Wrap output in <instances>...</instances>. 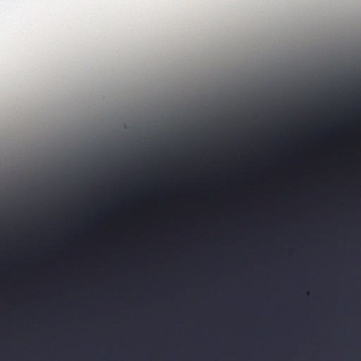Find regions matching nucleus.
I'll list each match as a JSON object with an SVG mask.
<instances>
[{
	"mask_svg": "<svg viewBox=\"0 0 361 361\" xmlns=\"http://www.w3.org/2000/svg\"><path fill=\"white\" fill-rule=\"evenodd\" d=\"M137 171L138 173H140V170L138 168L137 169Z\"/></svg>",
	"mask_w": 361,
	"mask_h": 361,
	"instance_id": "nucleus-1",
	"label": "nucleus"
}]
</instances>
